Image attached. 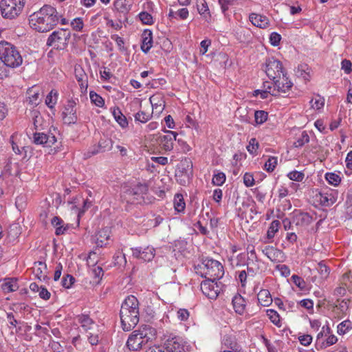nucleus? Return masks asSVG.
<instances>
[{"label": "nucleus", "mask_w": 352, "mask_h": 352, "mask_svg": "<svg viewBox=\"0 0 352 352\" xmlns=\"http://www.w3.org/2000/svg\"><path fill=\"white\" fill-rule=\"evenodd\" d=\"M59 15L56 9L45 5L29 16L30 27L39 32H47L52 30L58 23Z\"/></svg>", "instance_id": "nucleus-1"}, {"label": "nucleus", "mask_w": 352, "mask_h": 352, "mask_svg": "<svg viewBox=\"0 0 352 352\" xmlns=\"http://www.w3.org/2000/svg\"><path fill=\"white\" fill-rule=\"evenodd\" d=\"M139 302L134 296H129L122 303L120 311L122 327L129 331L139 322Z\"/></svg>", "instance_id": "nucleus-2"}, {"label": "nucleus", "mask_w": 352, "mask_h": 352, "mask_svg": "<svg viewBox=\"0 0 352 352\" xmlns=\"http://www.w3.org/2000/svg\"><path fill=\"white\" fill-rule=\"evenodd\" d=\"M157 337V331L150 324H142L129 336L126 346L129 350L138 351L152 342Z\"/></svg>", "instance_id": "nucleus-3"}, {"label": "nucleus", "mask_w": 352, "mask_h": 352, "mask_svg": "<svg viewBox=\"0 0 352 352\" xmlns=\"http://www.w3.org/2000/svg\"><path fill=\"white\" fill-rule=\"evenodd\" d=\"M195 272L201 277L213 280H219L224 274L221 263L212 258H205L195 267Z\"/></svg>", "instance_id": "nucleus-4"}, {"label": "nucleus", "mask_w": 352, "mask_h": 352, "mask_svg": "<svg viewBox=\"0 0 352 352\" xmlns=\"http://www.w3.org/2000/svg\"><path fill=\"white\" fill-rule=\"evenodd\" d=\"M0 59L7 67L12 68L19 67L23 63L17 47L6 41L0 43Z\"/></svg>", "instance_id": "nucleus-5"}, {"label": "nucleus", "mask_w": 352, "mask_h": 352, "mask_svg": "<svg viewBox=\"0 0 352 352\" xmlns=\"http://www.w3.org/2000/svg\"><path fill=\"white\" fill-rule=\"evenodd\" d=\"M25 6V0H1L0 10L3 18L12 19L18 16Z\"/></svg>", "instance_id": "nucleus-6"}, {"label": "nucleus", "mask_w": 352, "mask_h": 352, "mask_svg": "<svg viewBox=\"0 0 352 352\" xmlns=\"http://www.w3.org/2000/svg\"><path fill=\"white\" fill-rule=\"evenodd\" d=\"M71 33L65 29H60L53 32L47 40V45L56 50H63L67 45Z\"/></svg>", "instance_id": "nucleus-7"}, {"label": "nucleus", "mask_w": 352, "mask_h": 352, "mask_svg": "<svg viewBox=\"0 0 352 352\" xmlns=\"http://www.w3.org/2000/svg\"><path fill=\"white\" fill-rule=\"evenodd\" d=\"M201 289L208 298L216 299L222 289V284L221 282L206 279L201 282Z\"/></svg>", "instance_id": "nucleus-8"}, {"label": "nucleus", "mask_w": 352, "mask_h": 352, "mask_svg": "<svg viewBox=\"0 0 352 352\" xmlns=\"http://www.w3.org/2000/svg\"><path fill=\"white\" fill-rule=\"evenodd\" d=\"M164 348L168 352H188L189 345L181 337L174 336L168 338L164 342Z\"/></svg>", "instance_id": "nucleus-9"}, {"label": "nucleus", "mask_w": 352, "mask_h": 352, "mask_svg": "<svg viewBox=\"0 0 352 352\" xmlns=\"http://www.w3.org/2000/svg\"><path fill=\"white\" fill-rule=\"evenodd\" d=\"M76 105V101L73 99L68 100L65 104L62 112V119L65 124H71L77 122Z\"/></svg>", "instance_id": "nucleus-10"}, {"label": "nucleus", "mask_w": 352, "mask_h": 352, "mask_svg": "<svg viewBox=\"0 0 352 352\" xmlns=\"http://www.w3.org/2000/svg\"><path fill=\"white\" fill-rule=\"evenodd\" d=\"M265 72L270 78L274 80L277 77L280 78L283 72V65L280 61L273 57L267 59Z\"/></svg>", "instance_id": "nucleus-11"}, {"label": "nucleus", "mask_w": 352, "mask_h": 352, "mask_svg": "<svg viewBox=\"0 0 352 352\" xmlns=\"http://www.w3.org/2000/svg\"><path fill=\"white\" fill-rule=\"evenodd\" d=\"M165 132L166 134L160 135L157 138V142L162 149L165 151H170L173 148L177 133L172 131H166Z\"/></svg>", "instance_id": "nucleus-12"}, {"label": "nucleus", "mask_w": 352, "mask_h": 352, "mask_svg": "<svg viewBox=\"0 0 352 352\" xmlns=\"http://www.w3.org/2000/svg\"><path fill=\"white\" fill-rule=\"evenodd\" d=\"M247 252L248 255L247 261L248 271L249 273L252 272V274H256L259 271L260 267L254 247L252 245H248Z\"/></svg>", "instance_id": "nucleus-13"}, {"label": "nucleus", "mask_w": 352, "mask_h": 352, "mask_svg": "<svg viewBox=\"0 0 352 352\" xmlns=\"http://www.w3.org/2000/svg\"><path fill=\"white\" fill-rule=\"evenodd\" d=\"M132 254L135 258L149 262L153 260L155 254V250L152 247L131 248Z\"/></svg>", "instance_id": "nucleus-14"}, {"label": "nucleus", "mask_w": 352, "mask_h": 352, "mask_svg": "<svg viewBox=\"0 0 352 352\" xmlns=\"http://www.w3.org/2000/svg\"><path fill=\"white\" fill-rule=\"evenodd\" d=\"M221 343L222 346L226 348L223 351L244 352L242 347L237 343L236 338L232 335H225Z\"/></svg>", "instance_id": "nucleus-15"}, {"label": "nucleus", "mask_w": 352, "mask_h": 352, "mask_svg": "<svg viewBox=\"0 0 352 352\" xmlns=\"http://www.w3.org/2000/svg\"><path fill=\"white\" fill-rule=\"evenodd\" d=\"M146 191L147 186L146 185L139 184L135 186L134 188L129 189L126 192V195L129 196L130 201H136L137 203H140L141 199H143V195L146 194Z\"/></svg>", "instance_id": "nucleus-16"}, {"label": "nucleus", "mask_w": 352, "mask_h": 352, "mask_svg": "<svg viewBox=\"0 0 352 352\" xmlns=\"http://www.w3.org/2000/svg\"><path fill=\"white\" fill-rule=\"evenodd\" d=\"M332 190L322 191L316 195V198L323 206L329 207L337 200V197Z\"/></svg>", "instance_id": "nucleus-17"}, {"label": "nucleus", "mask_w": 352, "mask_h": 352, "mask_svg": "<svg viewBox=\"0 0 352 352\" xmlns=\"http://www.w3.org/2000/svg\"><path fill=\"white\" fill-rule=\"evenodd\" d=\"M313 221L312 217L307 212L296 211L294 212L292 222L298 226H307Z\"/></svg>", "instance_id": "nucleus-18"}, {"label": "nucleus", "mask_w": 352, "mask_h": 352, "mask_svg": "<svg viewBox=\"0 0 352 352\" xmlns=\"http://www.w3.org/2000/svg\"><path fill=\"white\" fill-rule=\"evenodd\" d=\"M262 251L271 261L274 263L282 261L284 258L283 252L272 246H267Z\"/></svg>", "instance_id": "nucleus-19"}, {"label": "nucleus", "mask_w": 352, "mask_h": 352, "mask_svg": "<svg viewBox=\"0 0 352 352\" xmlns=\"http://www.w3.org/2000/svg\"><path fill=\"white\" fill-rule=\"evenodd\" d=\"M56 142V138L53 134L47 135L44 133H35L34 134V142L36 144H45L51 146Z\"/></svg>", "instance_id": "nucleus-20"}, {"label": "nucleus", "mask_w": 352, "mask_h": 352, "mask_svg": "<svg viewBox=\"0 0 352 352\" xmlns=\"http://www.w3.org/2000/svg\"><path fill=\"white\" fill-rule=\"evenodd\" d=\"M33 273L35 276L40 280H45L47 276V265L42 261H36L34 263L32 267Z\"/></svg>", "instance_id": "nucleus-21"}, {"label": "nucleus", "mask_w": 352, "mask_h": 352, "mask_svg": "<svg viewBox=\"0 0 352 352\" xmlns=\"http://www.w3.org/2000/svg\"><path fill=\"white\" fill-rule=\"evenodd\" d=\"M112 146L113 144L111 139L107 138H101L98 142V145L94 146L91 152L92 155H95L98 153H103L107 151H110Z\"/></svg>", "instance_id": "nucleus-22"}, {"label": "nucleus", "mask_w": 352, "mask_h": 352, "mask_svg": "<svg viewBox=\"0 0 352 352\" xmlns=\"http://www.w3.org/2000/svg\"><path fill=\"white\" fill-rule=\"evenodd\" d=\"M197 7L199 14L208 23L212 22V16L205 0H197Z\"/></svg>", "instance_id": "nucleus-23"}, {"label": "nucleus", "mask_w": 352, "mask_h": 352, "mask_svg": "<svg viewBox=\"0 0 352 352\" xmlns=\"http://www.w3.org/2000/svg\"><path fill=\"white\" fill-rule=\"evenodd\" d=\"M151 104L153 111H155L157 113H160L164 109L165 102L160 94L153 95L149 98Z\"/></svg>", "instance_id": "nucleus-24"}, {"label": "nucleus", "mask_w": 352, "mask_h": 352, "mask_svg": "<svg viewBox=\"0 0 352 352\" xmlns=\"http://www.w3.org/2000/svg\"><path fill=\"white\" fill-rule=\"evenodd\" d=\"M233 308L235 312L243 315L245 310L246 302L245 298L240 294H236L232 298Z\"/></svg>", "instance_id": "nucleus-25"}, {"label": "nucleus", "mask_w": 352, "mask_h": 352, "mask_svg": "<svg viewBox=\"0 0 352 352\" xmlns=\"http://www.w3.org/2000/svg\"><path fill=\"white\" fill-rule=\"evenodd\" d=\"M250 21L254 25L260 28H266L269 25V19L263 15L252 13L250 15Z\"/></svg>", "instance_id": "nucleus-26"}, {"label": "nucleus", "mask_w": 352, "mask_h": 352, "mask_svg": "<svg viewBox=\"0 0 352 352\" xmlns=\"http://www.w3.org/2000/svg\"><path fill=\"white\" fill-rule=\"evenodd\" d=\"M276 90L278 91V95L280 93L286 94L292 88V82L287 80L285 74H283L282 81L276 80Z\"/></svg>", "instance_id": "nucleus-27"}, {"label": "nucleus", "mask_w": 352, "mask_h": 352, "mask_svg": "<svg viewBox=\"0 0 352 352\" xmlns=\"http://www.w3.org/2000/svg\"><path fill=\"white\" fill-rule=\"evenodd\" d=\"M153 36L150 30H144L142 34V42L141 49L144 53H147L152 47Z\"/></svg>", "instance_id": "nucleus-28"}, {"label": "nucleus", "mask_w": 352, "mask_h": 352, "mask_svg": "<svg viewBox=\"0 0 352 352\" xmlns=\"http://www.w3.org/2000/svg\"><path fill=\"white\" fill-rule=\"evenodd\" d=\"M258 303L263 307H267L272 302L270 292L267 289H261L257 294Z\"/></svg>", "instance_id": "nucleus-29"}, {"label": "nucleus", "mask_w": 352, "mask_h": 352, "mask_svg": "<svg viewBox=\"0 0 352 352\" xmlns=\"http://www.w3.org/2000/svg\"><path fill=\"white\" fill-rule=\"evenodd\" d=\"M311 72V68L307 64H300L296 69V74L298 77L302 78L305 82H307L310 80Z\"/></svg>", "instance_id": "nucleus-30"}, {"label": "nucleus", "mask_w": 352, "mask_h": 352, "mask_svg": "<svg viewBox=\"0 0 352 352\" xmlns=\"http://www.w3.org/2000/svg\"><path fill=\"white\" fill-rule=\"evenodd\" d=\"M109 231L108 228H104L98 231L96 234V243L98 245L103 246L107 244V241L109 239Z\"/></svg>", "instance_id": "nucleus-31"}, {"label": "nucleus", "mask_w": 352, "mask_h": 352, "mask_svg": "<svg viewBox=\"0 0 352 352\" xmlns=\"http://www.w3.org/2000/svg\"><path fill=\"white\" fill-rule=\"evenodd\" d=\"M52 225L56 228L55 234L56 235L63 234L67 230V227H64L63 221L58 217H54L51 221Z\"/></svg>", "instance_id": "nucleus-32"}, {"label": "nucleus", "mask_w": 352, "mask_h": 352, "mask_svg": "<svg viewBox=\"0 0 352 352\" xmlns=\"http://www.w3.org/2000/svg\"><path fill=\"white\" fill-rule=\"evenodd\" d=\"M114 6L119 12L124 14H127L131 8V5L129 3L127 0H116Z\"/></svg>", "instance_id": "nucleus-33"}, {"label": "nucleus", "mask_w": 352, "mask_h": 352, "mask_svg": "<svg viewBox=\"0 0 352 352\" xmlns=\"http://www.w3.org/2000/svg\"><path fill=\"white\" fill-rule=\"evenodd\" d=\"M112 113L116 122L122 127L124 128L128 126V122L126 117L122 113L118 107L114 108Z\"/></svg>", "instance_id": "nucleus-34"}, {"label": "nucleus", "mask_w": 352, "mask_h": 352, "mask_svg": "<svg viewBox=\"0 0 352 352\" xmlns=\"http://www.w3.org/2000/svg\"><path fill=\"white\" fill-rule=\"evenodd\" d=\"M174 208L178 212H184L186 207V204L181 194H176L173 201Z\"/></svg>", "instance_id": "nucleus-35"}, {"label": "nucleus", "mask_w": 352, "mask_h": 352, "mask_svg": "<svg viewBox=\"0 0 352 352\" xmlns=\"http://www.w3.org/2000/svg\"><path fill=\"white\" fill-rule=\"evenodd\" d=\"M330 328L328 326H323L322 330L318 333L316 338V344L320 346V348L324 347V337H327L330 333Z\"/></svg>", "instance_id": "nucleus-36"}, {"label": "nucleus", "mask_w": 352, "mask_h": 352, "mask_svg": "<svg viewBox=\"0 0 352 352\" xmlns=\"http://www.w3.org/2000/svg\"><path fill=\"white\" fill-rule=\"evenodd\" d=\"M58 96V91L55 89L51 90V91L47 94L45 99V104L49 108H54L57 102Z\"/></svg>", "instance_id": "nucleus-37"}, {"label": "nucleus", "mask_w": 352, "mask_h": 352, "mask_svg": "<svg viewBox=\"0 0 352 352\" xmlns=\"http://www.w3.org/2000/svg\"><path fill=\"white\" fill-rule=\"evenodd\" d=\"M78 322L81 324V327L85 330L91 329V325L94 324V321L87 315H80L78 317Z\"/></svg>", "instance_id": "nucleus-38"}, {"label": "nucleus", "mask_w": 352, "mask_h": 352, "mask_svg": "<svg viewBox=\"0 0 352 352\" xmlns=\"http://www.w3.org/2000/svg\"><path fill=\"white\" fill-rule=\"evenodd\" d=\"M29 98V103L32 105H37L39 102V92L35 87H32L27 92Z\"/></svg>", "instance_id": "nucleus-39"}, {"label": "nucleus", "mask_w": 352, "mask_h": 352, "mask_svg": "<svg viewBox=\"0 0 352 352\" xmlns=\"http://www.w3.org/2000/svg\"><path fill=\"white\" fill-rule=\"evenodd\" d=\"M266 312L271 322L278 327H280L282 324L278 312L274 309H267Z\"/></svg>", "instance_id": "nucleus-40"}, {"label": "nucleus", "mask_w": 352, "mask_h": 352, "mask_svg": "<svg viewBox=\"0 0 352 352\" xmlns=\"http://www.w3.org/2000/svg\"><path fill=\"white\" fill-rule=\"evenodd\" d=\"M19 286L17 285L16 280L14 279H10L2 285V289L6 293L14 292L17 290Z\"/></svg>", "instance_id": "nucleus-41"}, {"label": "nucleus", "mask_w": 352, "mask_h": 352, "mask_svg": "<svg viewBox=\"0 0 352 352\" xmlns=\"http://www.w3.org/2000/svg\"><path fill=\"white\" fill-rule=\"evenodd\" d=\"M280 226V222L278 220H274L271 223L267 232V238L272 239L275 234L278 232Z\"/></svg>", "instance_id": "nucleus-42"}, {"label": "nucleus", "mask_w": 352, "mask_h": 352, "mask_svg": "<svg viewBox=\"0 0 352 352\" xmlns=\"http://www.w3.org/2000/svg\"><path fill=\"white\" fill-rule=\"evenodd\" d=\"M263 88L265 91L270 92V94L272 96H278V91L276 90V81L274 82H268L265 81L263 82Z\"/></svg>", "instance_id": "nucleus-43"}, {"label": "nucleus", "mask_w": 352, "mask_h": 352, "mask_svg": "<svg viewBox=\"0 0 352 352\" xmlns=\"http://www.w3.org/2000/svg\"><path fill=\"white\" fill-rule=\"evenodd\" d=\"M113 263L115 266H124L126 263L125 254L122 252L116 253L113 256Z\"/></svg>", "instance_id": "nucleus-44"}, {"label": "nucleus", "mask_w": 352, "mask_h": 352, "mask_svg": "<svg viewBox=\"0 0 352 352\" xmlns=\"http://www.w3.org/2000/svg\"><path fill=\"white\" fill-rule=\"evenodd\" d=\"M350 300L349 299L339 300L338 299L336 307L340 311L341 313L345 314L349 307Z\"/></svg>", "instance_id": "nucleus-45"}, {"label": "nucleus", "mask_w": 352, "mask_h": 352, "mask_svg": "<svg viewBox=\"0 0 352 352\" xmlns=\"http://www.w3.org/2000/svg\"><path fill=\"white\" fill-rule=\"evenodd\" d=\"M352 329V322L350 320H344L338 326V333L344 335Z\"/></svg>", "instance_id": "nucleus-46"}, {"label": "nucleus", "mask_w": 352, "mask_h": 352, "mask_svg": "<svg viewBox=\"0 0 352 352\" xmlns=\"http://www.w3.org/2000/svg\"><path fill=\"white\" fill-rule=\"evenodd\" d=\"M325 179L330 184L333 185L335 186H338L341 182L340 177L338 175L333 173H326Z\"/></svg>", "instance_id": "nucleus-47"}, {"label": "nucleus", "mask_w": 352, "mask_h": 352, "mask_svg": "<svg viewBox=\"0 0 352 352\" xmlns=\"http://www.w3.org/2000/svg\"><path fill=\"white\" fill-rule=\"evenodd\" d=\"M268 114L266 111L259 110L254 113V118L256 124H262L267 120Z\"/></svg>", "instance_id": "nucleus-48"}, {"label": "nucleus", "mask_w": 352, "mask_h": 352, "mask_svg": "<svg viewBox=\"0 0 352 352\" xmlns=\"http://www.w3.org/2000/svg\"><path fill=\"white\" fill-rule=\"evenodd\" d=\"M152 117V113H146L144 111H140L135 115V120L142 123H146Z\"/></svg>", "instance_id": "nucleus-49"}, {"label": "nucleus", "mask_w": 352, "mask_h": 352, "mask_svg": "<svg viewBox=\"0 0 352 352\" xmlns=\"http://www.w3.org/2000/svg\"><path fill=\"white\" fill-rule=\"evenodd\" d=\"M309 142V136L306 131H302L300 136L295 141V147H302Z\"/></svg>", "instance_id": "nucleus-50"}, {"label": "nucleus", "mask_w": 352, "mask_h": 352, "mask_svg": "<svg viewBox=\"0 0 352 352\" xmlns=\"http://www.w3.org/2000/svg\"><path fill=\"white\" fill-rule=\"evenodd\" d=\"M90 99L92 103L95 104L97 107H102L104 104L103 98L94 91H91L89 94Z\"/></svg>", "instance_id": "nucleus-51"}, {"label": "nucleus", "mask_w": 352, "mask_h": 352, "mask_svg": "<svg viewBox=\"0 0 352 352\" xmlns=\"http://www.w3.org/2000/svg\"><path fill=\"white\" fill-rule=\"evenodd\" d=\"M226 182V175L222 173H218L214 174L212 179V183L215 186H221Z\"/></svg>", "instance_id": "nucleus-52"}, {"label": "nucleus", "mask_w": 352, "mask_h": 352, "mask_svg": "<svg viewBox=\"0 0 352 352\" xmlns=\"http://www.w3.org/2000/svg\"><path fill=\"white\" fill-rule=\"evenodd\" d=\"M140 20L145 25H152L153 19L151 14L147 12H142L139 14Z\"/></svg>", "instance_id": "nucleus-53"}, {"label": "nucleus", "mask_w": 352, "mask_h": 352, "mask_svg": "<svg viewBox=\"0 0 352 352\" xmlns=\"http://www.w3.org/2000/svg\"><path fill=\"white\" fill-rule=\"evenodd\" d=\"M93 269L91 270V273L94 277L96 279L95 280L96 283H99L100 279L103 276L104 271L100 266H93Z\"/></svg>", "instance_id": "nucleus-54"}, {"label": "nucleus", "mask_w": 352, "mask_h": 352, "mask_svg": "<svg viewBox=\"0 0 352 352\" xmlns=\"http://www.w3.org/2000/svg\"><path fill=\"white\" fill-rule=\"evenodd\" d=\"M277 165V158L275 157H270L265 163V169L267 172H272Z\"/></svg>", "instance_id": "nucleus-55"}, {"label": "nucleus", "mask_w": 352, "mask_h": 352, "mask_svg": "<svg viewBox=\"0 0 352 352\" xmlns=\"http://www.w3.org/2000/svg\"><path fill=\"white\" fill-rule=\"evenodd\" d=\"M287 177L290 180L296 182H301L304 179V174L299 171H292L288 173Z\"/></svg>", "instance_id": "nucleus-56"}, {"label": "nucleus", "mask_w": 352, "mask_h": 352, "mask_svg": "<svg viewBox=\"0 0 352 352\" xmlns=\"http://www.w3.org/2000/svg\"><path fill=\"white\" fill-rule=\"evenodd\" d=\"M243 183L246 187H252L254 185V179L252 173H245L244 174Z\"/></svg>", "instance_id": "nucleus-57"}, {"label": "nucleus", "mask_w": 352, "mask_h": 352, "mask_svg": "<svg viewBox=\"0 0 352 352\" xmlns=\"http://www.w3.org/2000/svg\"><path fill=\"white\" fill-rule=\"evenodd\" d=\"M71 25L74 30L81 31L83 28V21L81 18H76L71 22Z\"/></svg>", "instance_id": "nucleus-58"}, {"label": "nucleus", "mask_w": 352, "mask_h": 352, "mask_svg": "<svg viewBox=\"0 0 352 352\" xmlns=\"http://www.w3.org/2000/svg\"><path fill=\"white\" fill-rule=\"evenodd\" d=\"M75 278L69 274H67L62 279V285L65 288H69L74 284Z\"/></svg>", "instance_id": "nucleus-59"}, {"label": "nucleus", "mask_w": 352, "mask_h": 352, "mask_svg": "<svg viewBox=\"0 0 352 352\" xmlns=\"http://www.w3.org/2000/svg\"><path fill=\"white\" fill-rule=\"evenodd\" d=\"M292 280L293 283L300 289L305 288L306 283L301 277L298 276V275H293L292 276Z\"/></svg>", "instance_id": "nucleus-60"}, {"label": "nucleus", "mask_w": 352, "mask_h": 352, "mask_svg": "<svg viewBox=\"0 0 352 352\" xmlns=\"http://www.w3.org/2000/svg\"><path fill=\"white\" fill-rule=\"evenodd\" d=\"M318 270L323 278H327L329 274V268L321 262L318 263Z\"/></svg>", "instance_id": "nucleus-61"}, {"label": "nucleus", "mask_w": 352, "mask_h": 352, "mask_svg": "<svg viewBox=\"0 0 352 352\" xmlns=\"http://www.w3.org/2000/svg\"><path fill=\"white\" fill-rule=\"evenodd\" d=\"M258 147V143L255 138H252L249 142V145L247 146L248 151L253 154L254 153Z\"/></svg>", "instance_id": "nucleus-62"}, {"label": "nucleus", "mask_w": 352, "mask_h": 352, "mask_svg": "<svg viewBox=\"0 0 352 352\" xmlns=\"http://www.w3.org/2000/svg\"><path fill=\"white\" fill-rule=\"evenodd\" d=\"M281 36L276 32H272L270 36V43L274 46H277L280 41Z\"/></svg>", "instance_id": "nucleus-63"}, {"label": "nucleus", "mask_w": 352, "mask_h": 352, "mask_svg": "<svg viewBox=\"0 0 352 352\" xmlns=\"http://www.w3.org/2000/svg\"><path fill=\"white\" fill-rule=\"evenodd\" d=\"M276 269L278 270L282 276L287 277L290 274V270L286 265H277Z\"/></svg>", "instance_id": "nucleus-64"}]
</instances>
